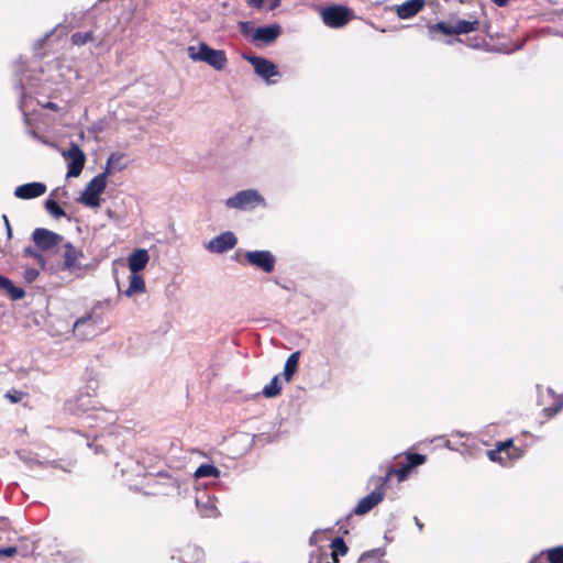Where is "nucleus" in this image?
<instances>
[{
	"label": "nucleus",
	"mask_w": 563,
	"mask_h": 563,
	"mask_svg": "<svg viewBox=\"0 0 563 563\" xmlns=\"http://www.w3.org/2000/svg\"><path fill=\"white\" fill-rule=\"evenodd\" d=\"M65 410L84 420V424L89 428L99 427L101 423H110L113 419L112 413L99 409L95 406L90 393H78L65 404Z\"/></svg>",
	"instance_id": "f257e3e1"
},
{
	"label": "nucleus",
	"mask_w": 563,
	"mask_h": 563,
	"mask_svg": "<svg viewBox=\"0 0 563 563\" xmlns=\"http://www.w3.org/2000/svg\"><path fill=\"white\" fill-rule=\"evenodd\" d=\"M187 51L192 60L205 62L216 70H222L228 63L224 51L211 48L206 43H199L197 48L189 46Z\"/></svg>",
	"instance_id": "f03ea898"
},
{
	"label": "nucleus",
	"mask_w": 563,
	"mask_h": 563,
	"mask_svg": "<svg viewBox=\"0 0 563 563\" xmlns=\"http://www.w3.org/2000/svg\"><path fill=\"white\" fill-rule=\"evenodd\" d=\"M257 206H266L264 197L255 189H244L225 200V207L241 211L255 209Z\"/></svg>",
	"instance_id": "7ed1b4c3"
},
{
	"label": "nucleus",
	"mask_w": 563,
	"mask_h": 563,
	"mask_svg": "<svg viewBox=\"0 0 563 563\" xmlns=\"http://www.w3.org/2000/svg\"><path fill=\"white\" fill-rule=\"evenodd\" d=\"M106 186V173L98 174L86 185L79 201L90 208L98 207L100 203L99 196L104 191Z\"/></svg>",
	"instance_id": "20e7f679"
},
{
	"label": "nucleus",
	"mask_w": 563,
	"mask_h": 563,
	"mask_svg": "<svg viewBox=\"0 0 563 563\" xmlns=\"http://www.w3.org/2000/svg\"><path fill=\"white\" fill-rule=\"evenodd\" d=\"M353 11L344 5L333 4L321 12L322 22L332 29H340L353 18Z\"/></svg>",
	"instance_id": "39448f33"
},
{
	"label": "nucleus",
	"mask_w": 563,
	"mask_h": 563,
	"mask_svg": "<svg viewBox=\"0 0 563 563\" xmlns=\"http://www.w3.org/2000/svg\"><path fill=\"white\" fill-rule=\"evenodd\" d=\"M478 21L457 20L455 23L440 21L429 25L430 32H441L444 35H460L474 32L478 29Z\"/></svg>",
	"instance_id": "423d86ee"
},
{
	"label": "nucleus",
	"mask_w": 563,
	"mask_h": 563,
	"mask_svg": "<svg viewBox=\"0 0 563 563\" xmlns=\"http://www.w3.org/2000/svg\"><path fill=\"white\" fill-rule=\"evenodd\" d=\"M244 58L253 66L255 74L266 84H275L273 77L279 76L277 66L269 59L262 56L245 55Z\"/></svg>",
	"instance_id": "0eeeda50"
},
{
	"label": "nucleus",
	"mask_w": 563,
	"mask_h": 563,
	"mask_svg": "<svg viewBox=\"0 0 563 563\" xmlns=\"http://www.w3.org/2000/svg\"><path fill=\"white\" fill-rule=\"evenodd\" d=\"M63 262L60 264L59 269L63 272L69 273H78L84 272L87 266L81 264V258H84L82 251L78 250L70 242H65L63 244Z\"/></svg>",
	"instance_id": "6e6552de"
},
{
	"label": "nucleus",
	"mask_w": 563,
	"mask_h": 563,
	"mask_svg": "<svg viewBox=\"0 0 563 563\" xmlns=\"http://www.w3.org/2000/svg\"><path fill=\"white\" fill-rule=\"evenodd\" d=\"M63 157L68 161L67 177H78L86 163V154L78 144L71 142L69 147L62 153Z\"/></svg>",
	"instance_id": "1a4fd4ad"
},
{
	"label": "nucleus",
	"mask_w": 563,
	"mask_h": 563,
	"mask_svg": "<svg viewBox=\"0 0 563 563\" xmlns=\"http://www.w3.org/2000/svg\"><path fill=\"white\" fill-rule=\"evenodd\" d=\"M31 238L34 245L42 252H51L64 242L63 235L45 228H36Z\"/></svg>",
	"instance_id": "9d476101"
},
{
	"label": "nucleus",
	"mask_w": 563,
	"mask_h": 563,
	"mask_svg": "<svg viewBox=\"0 0 563 563\" xmlns=\"http://www.w3.org/2000/svg\"><path fill=\"white\" fill-rule=\"evenodd\" d=\"M244 257L247 264L264 273L269 274L275 269L276 257L268 250L247 251Z\"/></svg>",
	"instance_id": "9b49d317"
},
{
	"label": "nucleus",
	"mask_w": 563,
	"mask_h": 563,
	"mask_svg": "<svg viewBox=\"0 0 563 563\" xmlns=\"http://www.w3.org/2000/svg\"><path fill=\"white\" fill-rule=\"evenodd\" d=\"M372 481H375L376 488L368 494L367 496L363 497L355 508L353 509L352 514L362 516L371 511L376 505H378L380 501H383L385 497V486H380V482H377V478H372Z\"/></svg>",
	"instance_id": "f8f14e48"
},
{
	"label": "nucleus",
	"mask_w": 563,
	"mask_h": 563,
	"mask_svg": "<svg viewBox=\"0 0 563 563\" xmlns=\"http://www.w3.org/2000/svg\"><path fill=\"white\" fill-rule=\"evenodd\" d=\"M282 34L279 24H271L258 26L249 35L250 41L255 45H269L275 42Z\"/></svg>",
	"instance_id": "ddd939ff"
},
{
	"label": "nucleus",
	"mask_w": 563,
	"mask_h": 563,
	"mask_svg": "<svg viewBox=\"0 0 563 563\" xmlns=\"http://www.w3.org/2000/svg\"><path fill=\"white\" fill-rule=\"evenodd\" d=\"M238 244L235 234L225 231L208 242L206 249L211 253L222 254L232 250Z\"/></svg>",
	"instance_id": "4468645a"
},
{
	"label": "nucleus",
	"mask_w": 563,
	"mask_h": 563,
	"mask_svg": "<svg viewBox=\"0 0 563 563\" xmlns=\"http://www.w3.org/2000/svg\"><path fill=\"white\" fill-rule=\"evenodd\" d=\"M196 506L200 516L203 518H218L220 516V511L217 507V498L206 492H199L197 494Z\"/></svg>",
	"instance_id": "2eb2a0df"
},
{
	"label": "nucleus",
	"mask_w": 563,
	"mask_h": 563,
	"mask_svg": "<svg viewBox=\"0 0 563 563\" xmlns=\"http://www.w3.org/2000/svg\"><path fill=\"white\" fill-rule=\"evenodd\" d=\"M177 555L173 554V560H178L179 563H203L205 551L202 548L195 544H187L177 551Z\"/></svg>",
	"instance_id": "dca6fc26"
},
{
	"label": "nucleus",
	"mask_w": 563,
	"mask_h": 563,
	"mask_svg": "<svg viewBox=\"0 0 563 563\" xmlns=\"http://www.w3.org/2000/svg\"><path fill=\"white\" fill-rule=\"evenodd\" d=\"M46 192V185L38 181L23 184L14 190V196L19 199H34Z\"/></svg>",
	"instance_id": "f3484780"
},
{
	"label": "nucleus",
	"mask_w": 563,
	"mask_h": 563,
	"mask_svg": "<svg viewBox=\"0 0 563 563\" xmlns=\"http://www.w3.org/2000/svg\"><path fill=\"white\" fill-rule=\"evenodd\" d=\"M102 306V302L101 301H98L92 311L86 316H82L80 318H78L76 321H75V324H74V331L75 333H77V335L81 336V338H87L89 335H92L93 332H95V329L92 328L91 330H88V331H81V329L84 327H91L92 323H97L99 320H100V317H96L95 316V310L98 309V308H101Z\"/></svg>",
	"instance_id": "a211bd4d"
},
{
	"label": "nucleus",
	"mask_w": 563,
	"mask_h": 563,
	"mask_svg": "<svg viewBox=\"0 0 563 563\" xmlns=\"http://www.w3.org/2000/svg\"><path fill=\"white\" fill-rule=\"evenodd\" d=\"M150 261V255L145 249H136L128 257V266L131 274H139L143 271Z\"/></svg>",
	"instance_id": "6ab92c4d"
},
{
	"label": "nucleus",
	"mask_w": 563,
	"mask_h": 563,
	"mask_svg": "<svg viewBox=\"0 0 563 563\" xmlns=\"http://www.w3.org/2000/svg\"><path fill=\"white\" fill-rule=\"evenodd\" d=\"M424 7V0H407L396 7V13L400 19H410L415 16Z\"/></svg>",
	"instance_id": "aec40b11"
},
{
	"label": "nucleus",
	"mask_w": 563,
	"mask_h": 563,
	"mask_svg": "<svg viewBox=\"0 0 563 563\" xmlns=\"http://www.w3.org/2000/svg\"><path fill=\"white\" fill-rule=\"evenodd\" d=\"M299 358H300V352L296 351V352L291 353L288 356V358L286 360V363L284 366V372H283V376L286 382H290L291 378L294 377L295 373L297 372Z\"/></svg>",
	"instance_id": "412c9836"
},
{
	"label": "nucleus",
	"mask_w": 563,
	"mask_h": 563,
	"mask_svg": "<svg viewBox=\"0 0 563 563\" xmlns=\"http://www.w3.org/2000/svg\"><path fill=\"white\" fill-rule=\"evenodd\" d=\"M145 290V282L139 274H132L130 276V283L128 289L124 291L126 297H132L136 292H143Z\"/></svg>",
	"instance_id": "4be33fe9"
},
{
	"label": "nucleus",
	"mask_w": 563,
	"mask_h": 563,
	"mask_svg": "<svg viewBox=\"0 0 563 563\" xmlns=\"http://www.w3.org/2000/svg\"><path fill=\"white\" fill-rule=\"evenodd\" d=\"M410 471H411V468L409 467V465L407 463L402 467L397 468V470L390 467L387 471L385 476L377 477V482H380V486H385L393 474H396L399 481H404V479H406V477L408 476Z\"/></svg>",
	"instance_id": "5701e85b"
},
{
	"label": "nucleus",
	"mask_w": 563,
	"mask_h": 563,
	"mask_svg": "<svg viewBox=\"0 0 563 563\" xmlns=\"http://www.w3.org/2000/svg\"><path fill=\"white\" fill-rule=\"evenodd\" d=\"M23 256L32 257L42 271L47 268L46 258L43 255V252L40 251L35 245L25 247L23 250Z\"/></svg>",
	"instance_id": "b1692460"
},
{
	"label": "nucleus",
	"mask_w": 563,
	"mask_h": 563,
	"mask_svg": "<svg viewBox=\"0 0 563 563\" xmlns=\"http://www.w3.org/2000/svg\"><path fill=\"white\" fill-rule=\"evenodd\" d=\"M220 470L216 467L213 464H201L197 467V470L194 473V476L196 478H203V477H213L218 478L220 476Z\"/></svg>",
	"instance_id": "393cba45"
},
{
	"label": "nucleus",
	"mask_w": 563,
	"mask_h": 563,
	"mask_svg": "<svg viewBox=\"0 0 563 563\" xmlns=\"http://www.w3.org/2000/svg\"><path fill=\"white\" fill-rule=\"evenodd\" d=\"M385 555V550L374 549L364 553L357 563H384L382 558Z\"/></svg>",
	"instance_id": "a878e982"
},
{
	"label": "nucleus",
	"mask_w": 563,
	"mask_h": 563,
	"mask_svg": "<svg viewBox=\"0 0 563 563\" xmlns=\"http://www.w3.org/2000/svg\"><path fill=\"white\" fill-rule=\"evenodd\" d=\"M1 289L7 290L10 298L13 300L22 299L25 296L24 289L14 286L13 283L9 278H5Z\"/></svg>",
	"instance_id": "bb28decb"
},
{
	"label": "nucleus",
	"mask_w": 563,
	"mask_h": 563,
	"mask_svg": "<svg viewBox=\"0 0 563 563\" xmlns=\"http://www.w3.org/2000/svg\"><path fill=\"white\" fill-rule=\"evenodd\" d=\"M280 389L279 376L276 375L273 377L271 383L263 388L262 393L266 398H273L280 394Z\"/></svg>",
	"instance_id": "cd10ccee"
},
{
	"label": "nucleus",
	"mask_w": 563,
	"mask_h": 563,
	"mask_svg": "<svg viewBox=\"0 0 563 563\" xmlns=\"http://www.w3.org/2000/svg\"><path fill=\"white\" fill-rule=\"evenodd\" d=\"M330 547L332 548L331 555L333 556L334 561H338L336 555H344L347 552V547L341 537H336L332 540Z\"/></svg>",
	"instance_id": "c85d7f7f"
},
{
	"label": "nucleus",
	"mask_w": 563,
	"mask_h": 563,
	"mask_svg": "<svg viewBox=\"0 0 563 563\" xmlns=\"http://www.w3.org/2000/svg\"><path fill=\"white\" fill-rule=\"evenodd\" d=\"M45 208L54 219H60L66 216L65 211L54 199H47L45 201Z\"/></svg>",
	"instance_id": "c756f323"
},
{
	"label": "nucleus",
	"mask_w": 563,
	"mask_h": 563,
	"mask_svg": "<svg viewBox=\"0 0 563 563\" xmlns=\"http://www.w3.org/2000/svg\"><path fill=\"white\" fill-rule=\"evenodd\" d=\"M92 40H93V35H92V32H90V31L84 32V33L82 32L74 33L70 37L71 43L76 46H82Z\"/></svg>",
	"instance_id": "7c9ffc66"
},
{
	"label": "nucleus",
	"mask_w": 563,
	"mask_h": 563,
	"mask_svg": "<svg viewBox=\"0 0 563 563\" xmlns=\"http://www.w3.org/2000/svg\"><path fill=\"white\" fill-rule=\"evenodd\" d=\"M123 155L119 153H112L108 157V166H111L112 169L122 170L125 168V164L122 162Z\"/></svg>",
	"instance_id": "2f4dec72"
},
{
	"label": "nucleus",
	"mask_w": 563,
	"mask_h": 563,
	"mask_svg": "<svg viewBox=\"0 0 563 563\" xmlns=\"http://www.w3.org/2000/svg\"><path fill=\"white\" fill-rule=\"evenodd\" d=\"M266 0H246V3L251 8L262 9ZM282 0H269L268 9L275 10L280 5Z\"/></svg>",
	"instance_id": "473e14b6"
},
{
	"label": "nucleus",
	"mask_w": 563,
	"mask_h": 563,
	"mask_svg": "<svg viewBox=\"0 0 563 563\" xmlns=\"http://www.w3.org/2000/svg\"><path fill=\"white\" fill-rule=\"evenodd\" d=\"M549 563H563V547H556L548 551Z\"/></svg>",
	"instance_id": "72a5a7b5"
},
{
	"label": "nucleus",
	"mask_w": 563,
	"mask_h": 563,
	"mask_svg": "<svg viewBox=\"0 0 563 563\" xmlns=\"http://www.w3.org/2000/svg\"><path fill=\"white\" fill-rule=\"evenodd\" d=\"M426 462V456L419 453L407 454V464L412 470L416 466L422 465Z\"/></svg>",
	"instance_id": "f704fd0d"
},
{
	"label": "nucleus",
	"mask_w": 563,
	"mask_h": 563,
	"mask_svg": "<svg viewBox=\"0 0 563 563\" xmlns=\"http://www.w3.org/2000/svg\"><path fill=\"white\" fill-rule=\"evenodd\" d=\"M40 275V271L33 267H26L23 273V278L27 283H33Z\"/></svg>",
	"instance_id": "c9c22d12"
},
{
	"label": "nucleus",
	"mask_w": 563,
	"mask_h": 563,
	"mask_svg": "<svg viewBox=\"0 0 563 563\" xmlns=\"http://www.w3.org/2000/svg\"><path fill=\"white\" fill-rule=\"evenodd\" d=\"M487 456L490 461L499 463H505V461L508 460L507 456H503V452L499 451L497 448L495 450H489L487 452Z\"/></svg>",
	"instance_id": "e433bc0d"
},
{
	"label": "nucleus",
	"mask_w": 563,
	"mask_h": 563,
	"mask_svg": "<svg viewBox=\"0 0 563 563\" xmlns=\"http://www.w3.org/2000/svg\"><path fill=\"white\" fill-rule=\"evenodd\" d=\"M19 89L21 91V96H20V100H19V108L22 111V114L24 117L25 122H27V113H26V110H25L26 98H25V93H24V88H23L22 85H20Z\"/></svg>",
	"instance_id": "4c0bfd02"
},
{
	"label": "nucleus",
	"mask_w": 563,
	"mask_h": 563,
	"mask_svg": "<svg viewBox=\"0 0 563 563\" xmlns=\"http://www.w3.org/2000/svg\"><path fill=\"white\" fill-rule=\"evenodd\" d=\"M512 444H514V440L512 439H508V440H506L504 442H499L496 448L499 451H501L503 453H506L507 459H509L508 450L512 446Z\"/></svg>",
	"instance_id": "58836bf2"
},
{
	"label": "nucleus",
	"mask_w": 563,
	"mask_h": 563,
	"mask_svg": "<svg viewBox=\"0 0 563 563\" xmlns=\"http://www.w3.org/2000/svg\"><path fill=\"white\" fill-rule=\"evenodd\" d=\"M18 553L16 547H1L0 556H13Z\"/></svg>",
	"instance_id": "ea45409f"
},
{
	"label": "nucleus",
	"mask_w": 563,
	"mask_h": 563,
	"mask_svg": "<svg viewBox=\"0 0 563 563\" xmlns=\"http://www.w3.org/2000/svg\"><path fill=\"white\" fill-rule=\"evenodd\" d=\"M20 460H22L24 463H26L27 465L32 466L33 464H38V465H42L43 463L37 461V460H34L30 456H26L25 454H23L22 452H16Z\"/></svg>",
	"instance_id": "a19ab883"
},
{
	"label": "nucleus",
	"mask_w": 563,
	"mask_h": 563,
	"mask_svg": "<svg viewBox=\"0 0 563 563\" xmlns=\"http://www.w3.org/2000/svg\"><path fill=\"white\" fill-rule=\"evenodd\" d=\"M22 396H23V394L21 391H14L13 394L12 393L5 394V398H8L12 404H16V402L21 401Z\"/></svg>",
	"instance_id": "79ce46f5"
},
{
	"label": "nucleus",
	"mask_w": 563,
	"mask_h": 563,
	"mask_svg": "<svg viewBox=\"0 0 563 563\" xmlns=\"http://www.w3.org/2000/svg\"><path fill=\"white\" fill-rule=\"evenodd\" d=\"M2 219L4 222V228L7 230V236H8V239H11L12 238V228L10 225L9 219L5 214L2 216Z\"/></svg>",
	"instance_id": "37998d69"
},
{
	"label": "nucleus",
	"mask_w": 563,
	"mask_h": 563,
	"mask_svg": "<svg viewBox=\"0 0 563 563\" xmlns=\"http://www.w3.org/2000/svg\"><path fill=\"white\" fill-rule=\"evenodd\" d=\"M47 464L52 467H55V468H60L65 472H69L70 470L64 465H62L59 462L57 461H51V462H47Z\"/></svg>",
	"instance_id": "c03bdc74"
},
{
	"label": "nucleus",
	"mask_w": 563,
	"mask_h": 563,
	"mask_svg": "<svg viewBox=\"0 0 563 563\" xmlns=\"http://www.w3.org/2000/svg\"><path fill=\"white\" fill-rule=\"evenodd\" d=\"M249 27H250V24L249 22H240V30H241V33L245 36L249 35Z\"/></svg>",
	"instance_id": "a18cd8bd"
},
{
	"label": "nucleus",
	"mask_w": 563,
	"mask_h": 563,
	"mask_svg": "<svg viewBox=\"0 0 563 563\" xmlns=\"http://www.w3.org/2000/svg\"><path fill=\"white\" fill-rule=\"evenodd\" d=\"M548 562H549V561H548V559H547V560H545V559H543V558H542V555H537V556H534V558L530 561V563H548Z\"/></svg>",
	"instance_id": "49530a36"
},
{
	"label": "nucleus",
	"mask_w": 563,
	"mask_h": 563,
	"mask_svg": "<svg viewBox=\"0 0 563 563\" xmlns=\"http://www.w3.org/2000/svg\"><path fill=\"white\" fill-rule=\"evenodd\" d=\"M497 7H506L509 0H492Z\"/></svg>",
	"instance_id": "de8ad7c7"
},
{
	"label": "nucleus",
	"mask_w": 563,
	"mask_h": 563,
	"mask_svg": "<svg viewBox=\"0 0 563 563\" xmlns=\"http://www.w3.org/2000/svg\"><path fill=\"white\" fill-rule=\"evenodd\" d=\"M44 108H47V109H51V110H57L58 109V106L54 102H46L45 104H43Z\"/></svg>",
	"instance_id": "09e8293b"
},
{
	"label": "nucleus",
	"mask_w": 563,
	"mask_h": 563,
	"mask_svg": "<svg viewBox=\"0 0 563 563\" xmlns=\"http://www.w3.org/2000/svg\"><path fill=\"white\" fill-rule=\"evenodd\" d=\"M107 216L110 218V219H113V220H117L118 219V216L115 213V211L111 210V209H108L106 211Z\"/></svg>",
	"instance_id": "8fccbe9b"
},
{
	"label": "nucleus",
	"mask_w": 563,
	"mask_h": 563,
	"mask_svg": "<svg viewBox=\"0 0 563 563\" xmlns=\"http://www.w3.org/2000/svg\"><path fill=\"white\" fill-rule=\"evenodd\" d=\"M413 519H415V523H416V526L418 527V529H419L420 531H422V529H423V523H422V522L419 520V518H417V517H415Z\"/></svg>",
	"instance_id": "3c124183"
},
{
	"label": "nucleus",
	"mask_w": 563,
	"mask_h": 563,
	"mask_svg": "<svg viewBox=\"0 0 563 563\" xmlns=\"http://www.w3.org/2000/svg\"><path fill=\"white\" fill-rule=\"evenodd\" d=\"M114 169L111 168V166H108V163L106 164V168H104V172L106 173V177L111 174Z\"/></svg>",
	"instance_id": "603ef678"
},
{
	"label": "nucleus",
	"mask_w": 563,
	"mask_h": 563,
	"mask_svg": "<svg viewBox=\"0 0 563 563\" xmlns=\"http://www.w3.org/2000/svg\"><path fill=\"white\" fill-rule=\"evenodd\" d=\"M562 408H563V402H559V404H556L555 409H554V412H555V413H556V412H559L560 410H562Z\"/></svg>",
	"instance_id": "864d4df0"
},
{
	"label": "nucleus",
	"mask_w": 563,
	"mask_h": 563,
	"mask_svg": "<svg viewBox=\"0 0 563 563\" xmlns=\"http://www.w3.org/2000/svg\"><path fill=\"white\" fill-rule=\"evenodd\" d=\"M100 452H103L102 446H101V445H96V446H95V453H97V454H98V453H100Z\"/></svg>",
	"instance_id": "5fc2aeb1"
},
{
	"label": "nucleus",
	"mask_w": 563,
	"mask_h": 563,
	"mask_svg": "<svg viewBox=\"0 0 563 563\" xmlns=\"http://www.w3.org/2000/svg\"><path fill=\"white\" fill-rule=\"evenodd\" d=\"M5 278H7V277H4V276L0 275V289H1V288H2V286H3V283H4V280H5Z\"/></svg>",
	"instance_id": "6e6d98bb"
},
{
	"label": "nucleus",
	"mask_w": 563,
	"mask_h": 563,
	"mask_svg": "<svg viewBox=\"0 0 563 563\" xmlns=\"http://www.w3.org/2000/svg\"><path fill=\"white\" fill-rule=\"evenodd\" d=\"M47 37H48V34H46L43 38H41V40L38 41V43H37V44H38V45H42V43H43Z\"/></svg>",
	"instance_id": "4d7b16f0"
},
{
	"label": "nucleus",
	"mask_w": 563,
	"mask_h": 563,
	"mask_svg": "<svg viewBox=\"0 0 563 563\" xmlns=\"http://www.w3.org/2000/svg\"><path fill=\"white\" fill-rule=\"evenodd\" d=\"M471 47L476 48V47H478V45L477 44L476 45L475 44H471Z\"/></svg>",
	"instance_id": "13d9d810"
}]
</instances>
